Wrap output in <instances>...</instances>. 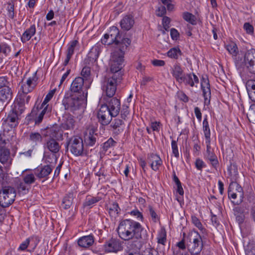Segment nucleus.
<instances>
[{
  "label": "nucleus",
  "mask_w": 255,
  "mask_h": 255,
  "mask_svg": "<svg viewBox=\"0 0 255 255\" xmlns=\"http://www.w3.org/2000/svg\"><path fill=\"white\" fill-rule=\"evenodd\" d=\"M117 231L121 239L125 241H131V243H135L142 238L144 228L138 222L124 219L120 221Z\"/></svg>",
  "instance_id": "nucleus-1"
},
{
  "label": "nucleus",
  "mask_w": 255,
  "mask_h": 255,
  "mask_svg": "<svg viewBox=\"0 0 255 255\" xmlns=\"http://www.w3.org/2000/svg\"><path fill=\"white\" fill-rule=\"evenodd\" d=\"M110 33V34L104 35V37L101 39L102 44L108 45L115 42L117 47L112 52H117L119 55H122V56L124 57L125 52L130 44V39L128 38H123L120 40L119 29L115 26H113L111 28Z\"/></svg>",
  "instance_id": "nucleus-2"
},
{
  "label": "nucleus",
  "mask_w": 255,
  "mask_h": 255,
  "mask_svg": "<svg viewBox=\"0 0 255 255\" xmlns=\"http://www.w3.org/2000/svg\"><path fill=\"white\" fill-rule=\"evenodd\" d=\"M65 109L74 114L83 112L85 108L86 102L81 95L66 93L62 101Z\"/></svg>",
  "instance_id": "nucleus-3"
},
{
  "label": "nucleus",
  "mask_w": 255,
  "mask_h": 255,
  "mask_svg": "<svg viewBox=\"0 0 255 255\" xmlns=\"http://www.w3.org/2000/svg\"><path fill=\"white\" fill-rule=\"evenodd\" d=\"M34 172V169H26L22 171L21 174L22 181H19L17 185L19 192L25 194L29 191V186L38 180Z\"/></svg>",
  "instance_id": "nucleus-4"
},
{
  "label": "nucleus",
  "mask_w": 255,
  "mask_h": 255,
  "mask_svg": "<svg viewBox=\"0 0 255 255\" xmlns=\"http://www.w3.org/2000/svg\"><path fill=\"white\" fill-rule=\"evenodd\" d=\"M124 57L122 56V55H119L117 52L111 53L109 62L110 70L114 73L113 75L116 74V77L119 80H121L122 77L120 71L124 66Z\"/></svg>",
  "instance_id": "nucleus-5"
},
{
  "label": "nucleus",
  "mask_w": 255,
  "mask_h": 255,
  "mask_svg": "<svg viewBox=\"0 0 255 255\" xmlns=\"http://www.w3.org/2000/svg\"><path fill=\"white\" fill-rule=\"evenodd\" d=\"M16 192L14 188L10 186L2 187L0 191V205L3 207H7L15 200Z\"/></svg>",
  "instance_id": "nucleus-6"
},
{
  "label": "nucleus",
  "mask_w": 255,
  "mask_h": 255,
  "mask_svg": "<svg viewBox=\"0 0 255 255\" xmlns=\"http://www.w3.org/2000/svg\"><path fill=\"white\" fill-rule=\"evenodd\" d=\"M244 63L246 66L249 71L255 74V50L248 51L244 56V60H236V65L238 68H241L244 65Z\"/></svg>",
  "instance_id": "nucleus-7"
},
{
  "label": "nucleus",
  "mask_w": 255,
  "mask_h": 255,
  "mask_svg": "<svg viewBox=\"0 0 255 255\" xmlns=\"http://www.w3.org/2000/svg\"><path fill=\"white\" fill-rule=\"evenodd\" d=\"M67 147L71 152L75 156H82L86 154L83 140L80 137H72L67 143Z\"/></svg>",
  "instance_id": "nucleus-8"
},
{
  "label": "nucleus",
  "mask_w": 255,
  "mask_h": 255,
  "mask_svg": "<svg viewBox=\"0 0 255 255\" xmlns=\"http://www.w3.org/2000/svg\"><path fill=\"white\" fill-rule=\"evenodd\" d=\"M90 85L85 82L81 77H77L74 79L70 86L71 94H77L78 95H83L84 97L86 92L85 97H87V90L90 88Z\"/></svg>",
  "instance_id": "nucleus-9"
},
{
  "label": "nucleus",
  "mask_w": 255,
  "mask_h": 255,
  "mask_svg": "<svg viewBox=\"0 0 255 255\" xmlns=\"http://www.w3.org/2000/svg\"><path fill=\"white\" fill-rule=\"evenodd\" d=\"M120 80L116 77V74H115L111 78L106 79L104 81L103 89L109 98H112L115 94L117 83Z\"/></svg>",
  "instance_id": "nucleus-10"
},
{
  "label": "nucleus",
  "mask_w": 255,
  "mask_h": 255,
  "mask_svg": "<svg viewBox=\"0 0 255 255\" xmlns=\"http://www.w3.org/2000/svg\"><path fill=\"white\" fill-rule=\"evenodd\" d=\"M228 196L229 198L236 199L237 197H239L240 200L239 202H236L237 204H239L242 201L244 198V192L242 187L237 182H232L228 188Z\"/></svg>",
  "instance_id": "nucleus-11"
},
{
  "label": "nucleus",
  "mask_w": 255,
  "mask_h": 255,
  "mask_svg": "<svg viewBox=\"0 0 255 255\" xmlns=\"http://www.w3.org/2000/svg\"><path fill=\"white\" fill-rule=\"evenodd\" d=\"M192 235L190 237V244L188 245L189 252L192 255L199 254L203 249V244L201 236L196 233V236L192 238Z\"/></svg>",
  "instance_id": "nucleus-12"
},
{
  "label": "nucleus",
  "mask_w": 255,
  "mask_h": 255,
  "mask_svg": "<svg viewBox=\"0 0 255 255\" xmlns=\"http://www.w3.org/2000/svg\"><path fill=\"white\" fill-rule=\"evenodd\" d=\"M99 122L103 125L109 124L112 120V113L108 110L106 105H102L98 113Z\"/></svg>",
  "instance_id": "nucleus-13"
},
{
  "label": "nucleus",
  "mask_w": 255,
  "mask_h": 255,
  "mask_svg": "<svg viewBox=\"0 0 255 255\" xmlns=\"http://www.w3.org/2000/svg\"><path fill=\"white\" fill-rule=\"evenodd\" d=\"M35 176L38 180L46 179L48 176L51 173L52 167L50 165H45L39 166L34 169Z\"/></svg>",
  "instance_id": "nucleus-14"
},
{
  "label": "nucleus",
  "mask_w": 255,
  "mask_h": 255,
  "mask_svg": "<svg viewBox=\"0 0 255 255\" xmlns=\"http://www.w3.org/2000/svg\"><path fill=\"white\" fill-rule=\"evenodd\" d=\"M106 105L108 110L112 113V116L116 117L119 113L121 109L120 100L116 98H109L106 100Z\"/></svg>",
  "instance_id": "nucleus-15"
},
{
  "label": "nucleus",
  "mask_w": 255,
  "mask_h": 255,
  "mask_svg": "<svg viewBox=\"0 0 255 255\" xmlns=\"http://www.w3.org/2000/svg\"><path fill=\"white\" fill-rule=\"evenodd\" d=\"M76 121L70 114H65L62 118L60 128L64 130H72L75 128Z\"/></svg>",
  "instance_id": "nucleus-16"
},
{
  "label": "nucleus",
  "mask_w": 255,
  "mask_h": 255,
  "mask_svg": "<svg viewBox=\"0 0 255 255\" xmlns=\"http://www.w3.org/2000/svg\"><path fill=\"white\" fill-rule=\"evenodd\" d=\"M104 248L107 253H117L122 249L120 242L115 239H111L106 242L104 246Z\"/></svg>",
  "instance_id": "nucleus-17"
},
{
  "label": "nucleus",
  "mask_w": 255,
  "mask_h": 255,
  "mask_svg": "<svg viewBox=\"0 0 255 255\" xmlns=\"http://www.w3.org/2000/svg\"><path fill=\"white\" fill-rule=\"evenodd\" d=\"M178 83L180 84L183 83L185 85H189L193 87L195 83H199V79L194 73L184 74Z\"/></svg>",
  "instance_id": "nucleus-18"
},
{
  "label": "nucleus",
  "mask_w": 255,
  "mask_h": 255,
  "mask_svg": "<svg viewBox=\"0 0 255 255\" xmlns=\"http://www.w3.org/2000/svg\"><path fill=\"white\" fill-rule=\"evenodd\" d=\"M103 47L102 44L100 43H97L92 47L87 55L88 59L91 63L97 61Z\"/></svg>",
  "instance_id": "nucleus-19"
},
{
  "label": "nucleus",
  "mask_w": 255,
  "mask_h": 255,
  "mask_svg": "<svg viewBox=\"0 0 255 255\" xmlns=\"http://www.w3.org/2000/svg\"><path fill=\"white\" fill-rule=\"evenodd\" d=\"M201 85L205 103L207 102L209 103L211 97V90L208 79L203 78L201 80Z\"/></svg>",
  "instance_id": "nucleus-20"
},
{
  "label": "nucleus",
  "mask_w": 255,
  "mask_h": 255,
  "mask_svg": "<svg viewBox=\"0 0 255 255\" xmlns=\"http://www.w3.org/2000/svg\"><path fill=\"white\" fill-rule=\"evenodd\" d=\"M110 123V127L115 134L118 135L123 132L124 123L122 119L115 118L113 120H112Z\"/></svg>",
  "instance_id": "nucleus-21"
},
{
  "label": "nucleus",
  "mask_w": 255,
  "mask_h": 255,
  "mask_svg": "<svg viewBox=\"0 0 255 255\" xmlns=\"http://www.w3.org/2000/svg\"><path fill=\"white\" fill-rule=\"evenodd\" d=\"M148 161L150 164L151 168L154 171L158 170L159 167L162 163L160 157L154 153L150 154L148 156Z\"/></svg>",
  "instance_id": "nucleus-22"
},
{
  "label": "nucleus",
  "mask_w": 255,
  "mask_h": 255,
  "mask_svg": "<svg viewBox=\"0 0 255 255\" xmlns=\"http://www.w3.org/2000/svg\"><path fill=\"white\" fill-rule=\"evenodd\" d=\"M171 73L172 76L178 82L181 78L184 76V73L183 68L179 63H175L171 68Z\"/></svg>",
  "instance_id": "nucleus-23"
},
{
  "label": "nucleus",
  "mask_w": 255,
  "mask_h": 255,
  "mask_svg": "<svg viewBox=\"0 0 255 255\" xmlns=\"http://www.w3.org/2000/svg\"><path fill=\"white\" fill-rule=\"evenodd\" d=\"M206 144L207 150L205 157L210 161L212 165L216 167L218 164V161L216 155L211 151V141L209 142H205Z\"/></svg>",
  "instance_id": "nucleus-24"
},
{
  "label": "nucleus",
  "mask_w": 255,
  "mask_h": 255,
  "mask_svg": "<svg viewBox=\"0 0 255 255\" xmlns=\"http://www.w3.org/2000/svg\"><path fill=\"white\" fill-rule=\"evenodd\" d=\"M26 93L19 94L17 96L16 102L15 103V111L16 112H19L21 113L24 110V105L26 104L25 96Z\"/></svg>",
  "instance_id": "nucleus-25"
},
{
  "label": "nucleus",
  "mask_w": 255,
  "mask_h": 255,
  "mask_svg": "<svg viewBox=\"0 0 255 255\" xmlns=\"http://www.w3.org/2000/svg\"><path fill=\"white\" fill-rule=\"evenodd\" d=\"M97 137L98 135L94 133L93 130L90 129L84 135V142L86 145L92 146L96 144Z\"/></svg>",
  "instance_id": "nucleus-26"
},
{
  "label": "nucleus",
  "mask_w": 255,
  "mask_h": 255,
  "mask_svg": "<svg viewBox=\"0 0 255 255\" xmlns=\"http://www.w3.org/2000/svg\"><path fill=\"white\" fill-rule=\"evenodd\" d=\"M78 44L77 40L71 41L68 45V48L66 51V57L63 63V65L66 66L68 64L72 56L73 55L75 49Z\"/></svg>",
  "instance_id": "nucleus-27"
},
{
  "label": "nucleus",
  "mask_w": 255,
  "mask_h": 255,
  "mask_svg": "<svg viewBox=\"0 0 255 255\" xmlns=\"http://www.w3.org/2000/svg\"><path fill=\"white\" fill-rule=\"evenodd\" d=\"M134 21L131 15H126L121 20L120 24L121 28L125 30H129L133 26Z\"/></svg>",
  "instance_id": "nucleus-28"
},
{
  "label": "nucleus",
  "mask_w": 255,
  "mask_h": 255,
  "mask_svg": "<svg viewBox=\"0 0 255 255\" xmlns=\"http://www.w3.org/2000/svg\"><path fill=\"white\" fill-rule=\"evenodd\" d=\"M51 108L49 106L41 105L40 110H39V114L38 116L35 118L34 121L35 124H39L42 121L44 115H48L51 112Z\"/></svg>",
  "instance_id": "nucleus-29"
},
{
  "label": "nucleus",
  "mask_w": 255,
  "mask_h": 255,
  "mask_svg": "<svg viewBox=\"0 0 255 255\" xmlns=\"http://www.w3.org/2000/svg\"><path fill=\"white\" fill-rule=\"evenodd\" d=\"M94 237L92 235L83 236L78 241V245L82 248H88L94 243Z\"/></svg>",
  "instance_id": "nucleus-30"
},
{
  "label": "nucleus",
  "mask_w": 255,
  "mask_h": 255,
  "mask_svg": "<svg viewBox=\"0 0 255 255\" xmlns=\"http://www.w3.org/2000/svg\"><path fill=\"white\" fill-rule=\"evenodd\" d=\"M46 146L51 152L54 154L58 153L61 148L59 143L53 138H51L46 142Z\"/></svg>",
  "instance_id": "nucleus-31"
},
{
  "label": "nucleus",
  "mask_w": 255,
  "mask_h": 255,
  "mask_svg": "<svg viewBox=\"0 0 255 255\" xmlns=\"http://www.w3.org/2000/svg\"><path fill=\"white\" fill-rule=\"evenodd\" d=\"M246 88L250 99L255 102V80H250L246 83Z\"/></svg>",
  "instance_id": "nucleus-32"
},
{
  "label": "nucleus",
  "mask_w": 255,
  "mask_h": 255,
  "mask_svg": "<svg viewBox=\"0 0 255 255\" xmlns=\"http://www.w3.org/2000/svg\"><path fill=\"white\" fill-rule=\"evenodd\" d=\"M36 32V27L34 24L32 25L29 28L26 30L23 33L21 40L23 43L30 40L31 37L35 34Z\"/></svg>",
  "instance_id": "nucleus-33"
},
{
  "label": "nucleus",
  "mask_w": 255,
  "mask_h": 255,
  "mask_svg": "<svg viewBox=\"0 0 255 255\" xmlns=\"http://www.w3.org/2000/svg\"><path fill=\"white\" fill-rule=\"evenodd\" d=\"M108 209L109 210V213L110 215L113 218H116L119 213H120L121 209L119 207V205L117 203L113 202L110 203L107 206Z\"/></svg>",
  "instance_id": "nucleus-34"
},
{
  "label": "nucleus",
  "mask_w": 255,
  "mask_h": 255,
  "mask_svg": "<svg viewBox=\"0 0 255 255\" xmlns=\"http://www.w3.org/2000/svg\"><path fill=\"white\" fill-rule=\"evenodd\" d=\"M101 200V198L99 196L94 197L91 195L86 196L85 200L83 203L84 207L92 208L95 204Z\"/></svg>",
  "instance_id": "nucleus-35"
},
{
  "label": "nucleus",
  "mask_w": 255,
  "mask_h": 255,
  "mask_svg": "<svg viewBox=\"0 0 255 255\" xmlns=\"http://www.w3.org/2000/svg\"><path fill=\"white\" fill-rule=\"evenodd\" d=\"M203 130L205 138V142H209L211 141V131L207 121V116L204 118L203 122Z\"/></svg>",
  "instance_id": "nucleus-36"
},
{
  "label": "nucleus",
  "mask_w": 255,
  "mask_h": 255,
  "mask_svg": "<svg viewBox=\"0 0 255 255\" xmlns=\"http://www.w3.org/2000/svg\"><path fill=\"white\" fill-rule=\"evenodd\" d=\"M11 98V93L7 87H2L0 88V101H5Z\"/></svg>",
  "instance_id": "nucleus-37"
},
{
  "label": "nucleus",
  "mask_w": 255,
  "mask_h": 255,
  "mask_svg": "<svg viewBox=\"0 0 255 255\" xmlns=\"http://www.w3.org/2000/svg\"><path fill=\"white\" fill-rule=\"evenodd\" d=\"M82 78L84 81L90 85L92 82V78L91 77V69L88 67H85L82 69L81 71Z\"/></svg>",
  "instance_id": "nucleus-38"
},
{
  "label": "nucleus",
  "mask_w": 255,
  "mask_h": 255,
  "mask_svg": "<svg viewBox=\"0 0 255 255\" xmlns=\"http://www.w3.org/2000/svg\"><path fill=\"white\" fill-rule=\"evenodd\" d=\"M73 199V194L72 193H69L65 196L62 202L63 207L65 209H69L72 205Z\"/></svg>",
  "instance_id": "nucleus-39"
},
{
  "label": "nucleus",
  "mask_w": 255,
  "mask_h": 255,
  "mask_svg": "<svg viewBox=\"0 0 255 255\" xmlns=\"http://www.w3.org/2000/svg\"><path fill=\"white\" fill-rule=\"evenodd\" d=\"M29 140L35 145L42 140V136L40 133L37 132H31L29 134Z\"/></svg>",
  "instance_id": "nucleus-40"
},
{
  "label": "nucleus",
  "mask_w": 255,
  "mask_h": 255,
  "mask_svg": "<svg viewBox=\"0 0 255 255\" xmlns=\"http://www.w3.org/2000/svg\"><path fill=\"white\" fill-rule=\"evenodd\" d=\"M9 159V151L6 149H0V162L2 164L6 163Z\"/></svg>",
  "instance_id": "nucleus-41"
},
{
  "label": "nucleus",
  "mask_w": 255,
  "mask_h": 255,
  "mask_svg": "<svg viewBox=\"0 0 255 255\" xmlns=\"http://www.w3.org/2000/svg\"><path fill=\"white\" fill-rule=\"evenodd\" d=\"M31 241L34 242V246L32 248V251H33L35 249L38 244V241L36 239H35V240H34L33 238L31 239ZM30 240L29 239H26L24 242H23L20 244V246L19 247L18 250L24 251L27 248L28 246L30 244Z\"/></svg>",
  "instance_id": "nucleus-42"
},
{
  "label": "nucleus",
  "mask_w": 255,
  "mask_h": 255,
  "mask_svg": "<svg viewBox=\"0 0 255 255\" xmlns=\"http://www.w3.org/2000/svg\"><path fill=\"white\" fill-rule=\"evenodd\" d=\"M167 55L170 58L177 59L181 55V52L179 48H172L167 52Z\"/></svg>",
  "instance_id": "nucleus-43"
},
{
  "label": "nucleus",
  "mask_w": 255,
  "mask_h": 255,
  "mask_svg": "<svg viewBox=\"0 0 255 255\" xmlns=\"http://www.w3.org/2000/svg\"><path fill=\"white\" fill-rule=\"evenodd\" d=\"M247 116L250 122L255 124V104L250 106Z\"/></svg>",
  "instance_id": "nucleus-44"
},
{
  "label": "nucleus",
  "mask_w": 255,
  "mask_h": 255,
  "mask_svg": "<svg viewBox=\"0 0 255 255\" xmlns=\"http://www.w3.org/2000/svg\"><path fill=\"white\" fill-rule=\"evenodd\" d=\"M226 49L233 56H236L238 53V48L235 43L232 42L227 45Z\"/></svg>",
  "instance_id": "nucleus-45"
},
{
  "label": "nucleus",
  "mask_w": 255,
  "mask_h": 255,
  "mask_svg": "<svg viewBox=\"0 0 255 255\" xmlns=\"http://www.w3.org/2000/svg\"><path fill=\"white\" fill-rule=\"evenodd\" d=\"M183 17L187 22L194 25L196 23V19L195 16L191 13L185 12L183 13Z\"/></svg>",
  "instance_id": "nucleus-46"
},
{
  "label": "nucleus",
  "mask_w": 255,
  "mask_h": 255,
  "mask_svg": "<svg viewBox=\"0 0 255 255\" xmlns=\"http://www.w3.org/2000/svg\"><path fill=\"white\" fill-rule=\"evenodd\" d=\"M37 77L36 76V73H34L33 75L29 77L26 80L25 83L29 86L34 88L37 85Z\"/></svg>",
  "instance_id": "nucleus-47"
},
{
  "label": "nucleus",
  "mask_w": 255,
  "mask_h": 255,
  "mask_svg": "<svg viewBox=\"0 0 255 255\" xmlns=\"http://www.w3.org/2000/svg\"><path fill=\"white\" fill-rule=\"evenodd\" d=\"M6 9L7 10V15L9 17L13 19L14 17V4L11 1L7 3Z\"/></svg>",
  "instance_id": "nucleus-48"
},
{
  "label": "nucleus",
  "mask_w": 255,
  "mask_h": 255,
  "mask_svg": "<svg viewBox=\"0 0 255 255\" xmlns=\"http://www.w3.org/2000/svg\"><path fill=\"white\" fill-rule=\"evenodd\" d=\"M157 243L158 244L164 245L166 242V234L165 231H161L158 235Z\"/></svg>",
  "instance_id": "nucleus-49"
},
{
  "label": "nucleus",
  "mask_w": 255,
  "mask_h": 255,
  "mask_svg": "<svg viewBox=\"0 0 255 255\" xmlns=\"http://www.w3.org/2000/svg\"><path fill=\"white\" fill-rule=\"evenodd\" d=\"M116 143V141H114L112 138H110L103 143V148L105 151H106L109 148L114 146Z\"/></svg>",
  "instance_id": "nucleus-50"
},
{
  "label": "nucleus",
  "mask_w": 255,
  "mask_h": 255,
  "mask_svg": "<svg viewBox=\"0 0 255 255\" xmlns=\"http://www.w3.org/2000/svg\"><path fill=\"white\" fill-rule=\"evenodd\" d=\"M55 92V89H53L52 90H51L48 94L46 96L43 103L41 105H43V106H49L47 104V103L51 99V98L53 97L54 93Z\"/></svg>",
  "instance_id": "nucleus-51"
},
{
  "label": "nucleus",
  "mask_w": 255,
  "mask_h": 255,
  "mask_svg": "<svg viewBox=\"0 0 255 255\" xmlns=\"http://www.w3.org/2000/svg\"><path fill=\"white\" fill-rule=\"evenodd\" d=\"M148 208L149 215L151 217L152 221L155 223L157 222L158 221H159V218L155 212L154 209L151 206H149Z\"/></svg>",
  "instance_id": "nucleus-52"
},
{
  "label": "nucleus",
  "mask_w": 255,
  "mask_h": 255,
  "mask_svg": "<svg viewBox=\"0 0 255 255\" xmlns=\"http://www.w3.org/2000/svg\"><path fill=\"white\" fill-rule=\"evenodd\" d=\"M129 214L132 216L135 217L136 219L141 221L143 220V216L142 213L139 211L137 209H134L130 211Z\"/></svg>",
  "instance_id": "nucleus-53"
},
{
  "label": "nucleus",
  "mask_w": 255,
  "mask_h": 255,
  "mask_svg": "<svg viewBox=\"0 0 255 255\" xmlns=\"http://www.w3.org/2000/svg\"><path fill=\"white\" fill-rule=\"evenodd\" d=\"M171 148L172 150V153L176 157H178L179 156L177 141L174 140H172L171 142Z\"/></svg>",
  "instance_id": "nucleus-54"
},
{
  "label": "nucleus",
  "mask_w": 255,
  "mask_h": 255,
  "mask_svg": "<svg viewBox=\"0 0 255 255\" xmlns=\"http://www.w3.org/2000/svg\"><path fill=\"white\" fill-rule=\"evenodd\" d=\"M195 164L197 169L199 170H202L203 168L206 167L204 162L200 158L196 159Z\"/></svg>",
  "instance_id": "nucleus-55"
},
{
  "label": "nucleus",
  "mask_w": 255,
  "mask_h": 255,
  "mask_svg": "<svg viewBox=\"0 0 255 255\" xmlns=\"http://www.w3.org/2000/svg\"><path fill=\"white\" fill-rule=\"evenodd\" d=\"M244 28L248 34H253L254 33V27L249 22L244 23Z\"/></svg>",
  "instance_id": "nucleus-56"
},
{
  "label": "nucleus",
  "mask_w": 255,
  "mask_h": 255,
  "mask_svg": "<svg viewBox=\"0 0 255 255\" xmlns=\"http://www.w3.org/2000/svg\"><path fill=\"white\" fill-rule=\"evenodd\" d=\"M34 88L32 87H29L27 84L25 83H23L21 85V89L22 90V92L24 93H29L31 92Z\"/></svg>",
  "instance_id": "nucleus-57"
},
{
  "label": "nucleus",
  "mask_w": 255,
  "mask_h": 255,
  "mask_svg": "<svg viewBox=\"0 0 255 255\" xmlns=\"http://www.w3.org/2000/svg\"><path fill=\"white\" fill-rule=\"evenodd\" d=\"M170 19L167 16H164L162 18V24L165 30H168L169 28Z\"/></svg>",
  "instance_id": "nucleus-58"
},
{
  "label": "nucleus",
  "mask_w": 255,
  "mask_h": 255,
  "mask_svg": "<svg viewBox=\"0 0 255 255\" xmlns=\"http://www.w3.org/2000/svg\"><path fill=\"white\" fill-rule=\"evenodd\" d=\"M1 46V49L0 52L3 54L4 56H7L10 51L9 46L5 44H2Z\"/></svg>",
  "instance_id": "nucleus-59"
},
{
  "label": "nucleus",
  "mask_w": 255,
  "mask_h": 255,
  "mask_svg": "<svg viewBox=\"0 0 255 255\" xmlns=\"http://www.w3.org/2000/svg\"><path fill=\"white\" fill-rule=\"evenodd\" d=\"M192 221L194 225L200 230H202V225L200 220L196 217H192Z\"/></svg>",
  "instance_id": "nucleus-60"
},
{
  "label": "nucleus",
  "mask_w": 255,
  "mask_h": 255,
  "mask_svg": "<svg viewBox=\"0 0 255 255\" xmlns=\"http://www.w3.org/2000/svg\"><path fill=\"white\" fill-rule=\"evenodd\" d=\"M17 114L12 113L11 115H8L6 118V122L8 123H15L17 119Z\"/></svg>",
  "instance_id": "nucleus-61"
},
{
  "label": "nucleus",
  "mask_w": 255,
  "mask_h": 255,
  "mask_svg": "<svg viewBox=\"0 0 255 255\" xmlns=\"http://www.w3.org/2000/svg\"><path fill=\"white\" fill-rule=\"evenodd\" d=\"M166 10L164 6H160L156 10V15L158 16H162L166 13Z\"/></svg>",
  "instance_id": "nucleus-62"
},
{
  "label": "nucleus",
  "mask_w": 255,
  "mask_h": 255,
  "mask_svg": "<svg viewBox=\"0 0 255 255\" xmlns=\"http://www.w3.org/2000/svg\"><path fill=\"white\" fill-rule=\"evenodd\" d=\"M228 171L230 176L236 175L237 173V169L235 165H231L228 167Z\"/></svg>",
  "instance_id": "nucleus-63"
},
{
  "label": "nucleus",
  "mask_w": 255,
  "mask_h": 255,
  "mask_svg": "<svg viewBox=\"0 0 255 255\" xmlns=\"http://www.w3.org/2000/svg\"><path fill=\"white\" fill-rule=\"evenodd\" d=\"M143 255H159L157 251L154 249L148 248L144 252V254Z\"/></svg>",
  "instance_id": "nucleus-64"
}]
</instances>
